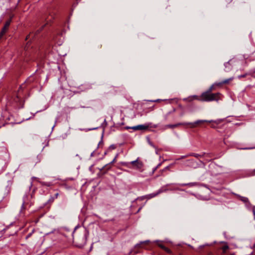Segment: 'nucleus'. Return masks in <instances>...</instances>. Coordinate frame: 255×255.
<instances>
[{"label": "nucleus", "instance_id": "dca6fc26", "mask_svg": "<svg viewBox=\"0 0 255 255\" xmlns=\"http://www.w3.org/2000/svg\"><path fill=\"white\" fill-rule=\"evenodd\" d=\"M233 78H229V79H226L224 81H223L222 82H221V83H219V84H218L217 85H222V84H228L229 83V82L230 81H231L232 80H233Z\"/></svg>", "mask_w": 255, "mask_h": 255}, {"label": "nucleus", "instance_id": "a211bd4d", "mask_svg": "<svg viewBox=\"0 0 255 255\" xmlns=\"http://www.w3.org/2000/svg\"><path fill=\"white\" fill-rule=\"evenodd\" d=\"M149 242V241H145L141 242L140 244H137L136 246L138 247H141L142 244H148Z\"/></svg>", "mask_w": 255, "mask_h": 255}, {"label": "nucleus", "instance_id": "cd10ccee", "mask_svg": "<svg viewBox=\"0 0 255 255\" xmlns=\"http://www.w3.org/2000/svg\"><path fill=\"white\" fill-rule=\"evenodd\" d=\"M81 108H86V107H84V106H83V107H81Z\"/></svg>", "mask_w": 255, "mask_h": 255}, {"label": "nucleus", "instance_id": "6e6552de", "mask_svg": "<svg viewBox=\"0 0 255 255\" xmlns=\"http://www.w3.org/2000/svg\"><path fill=\"white\" fill-rule=\"evenodd\" d=\"M222 244H223V246L219 248V249L221 250L222 252L221 253L222 255H224L226 254L227 251L229 250L230 248L228 245L227 242H222L220 243Z\"/></svg>", "mask_w": 255, "mask_h": 255}, {"label": "nucleus", "instance_id": "39448f33", "mask_svg": "<svg viewBox=\"0 0 255 255\" xmlns=\"http://www.w3.org/2000/svg\"><path fill=\"white\" fill-rule=\"evenodd\" d=\"M115 161V158L110 163L107 164L100 169V172L98 174L99 177H101L106 174L109 170H110L112 166V164Z\"/></svg>", "mask_w": 255, "mask_h": 255}, {"label": "nucleus", "instance_id": "6ab92c4d", "mask_svg": "<svg viewBox=\"0 0 255 255\" xmlns=\"http://www.w3.org/2000/svg\"><path fill=\"white\" fill-rule=\"evenodd\" d=\"M217 123L216 122H214L212 123L211 125V128H217Z\"/></svg>", "mask_w": 255, "mask_h": 255}, {"label": "nucleus", "instance_id": "f03ea898", "mask_svg": "<svg viewBox=\"0 0 255 255\" xmlns=\"http://www.w3.org/2000/svg\"><path fill=\"white\" fill-rule=\"evenodd\" d=\"M220 93H212L207 91L203 92L200 96V100L202 101L210 102L213 101H218L221 99Z\"/></svg>", "mask_w": 255, "mask_h": 255}, {"label": "nucleus", "instance_id": "4468645a", "mask_svg": "<svg viewBox=\"0 0 255 255\" xmlns=\"http://www.w3.org/2000/svg\"><path fill=\"white\" fill-rule=\"evenodd\" d=\"M58 195H59L58 193H55L54 195V196L51 197L47 201V203L49 204H51V203H53L54 202V200L55 199L57 198Z\"/></svg>", "mask_w": 255, "mask_h": 255}, {"label": "nucleus", "instance_id": "aec40b11", "mask_svg": "<svg viewBox=\"0 0 255 255\" xmlns=\"http://www.w3.org/2000/svg\"><path fill=\"white\" fill-rule=\"evenodd\" d=\"M213 89H214V87H213V86H212L208 89V90L207 91V92H209V93H212V91H213Z\"/></svg>", "mask_w": 255, "mask_h": 255}, {"label": "nucleus", "instance_id": "2eb2a0df", "mask_svg": "<svg viewBox=\"0 0 255 255\" xmlns=\"http://www.w3.org/2000/svg\"><path fill=\"white\" fill-rule=\"evenodd\" d=\"M161 192V191L160 190H159L157 192H156L155 193H152V194L147 195L146 198L147 199H150V198H153V197L157 196L158 194H159Z\"/></svg>", "mask_w": 255, "mask_h": 255}, {"label": "nucleus", "instance_id": "f8f14e48", "mask_svg": "<svg viewBox=\"0 0 255 255\" xmlns=\"http://www.w3.org/2000/svg\"><path fill=\"white\" fill-rule=\"evenodd\" d=\"M206 154L205 152H203L202 154H199L195 153H190L188 156H194L196 158H199V157H203L204 156V155Z\"/></svg>", "mask_w": 255, "mask_h": 255}, {"label": "nucleus", "instance_id": "c85d7f7f", "mask_svg": "<svg viewBox=\"0 0 255 255\" xmlns=\"http://www.w3.org/2000/svg\"><path fill=\"white\" fill-rule=\"evenodd\" d=\"M77 1H80V0H77Z\"/></svg>", "mask_w": 255, "mask_h": 255}, {"label": "nucleus", "instance_id": "5701e85b", "mask_svg": "<svg viewBox=\"0 0 255 255\" xmlns=\"http://www.w3.org/2000/svg\"><path fill=\"white\" fill-rule=\"evenodd\" d=\"M246 76V74H244V75H242L241 76H239L240 78H244V77H245Z\"/></svg>", "mask_w": 255, "mask_h": 255}, {"label": "nucleus", "instance_id": "f257e3e1", "mask_svg": "<svg viewBox=\"0 0 255 255\" xmlns=\"http://www.w3.org/2000/svg\"><path fill=\"white\" fill-rule=\"evenodd\" d=\"M88 232L84 227H76L73 232V243L79 248L84 247L87 242Z\"/></svg>", "mask_w": 255, "mask_h": 255}, {"label": "nucleus", "instance_id": "20e7f679", "mask_svg": "<svg viewBox=\"0 0 255 255\" xmlns=\"http://www.w3.org/2000/svg\"><path fill=\"white\" fill-rule=\"evenodd\" d=\"M121 164L123 166L126 167H129V165L131 164L133 167H134L137 169H141L143 165L142 162L139 160L138 159H137L136 160L132 161L130 162H123L121 163Z\"/></svg>", "mask_w": 255, "mask_h": 255}, {"label": "nucleus", "instance_id": "9b49d317", "mask_svg": "<svg viewBox=\"0 0 255 255\" xmlns=\"http://www.w3.org/2000/svg\"><path fill=\"white\" fill-rule=\"evenodd\" d=\"M199 185V183L198 182H190L188 183H184L181 184V186H188V187H193L197 186Z\"/></svg>", "mask_w": 255, "mask_h": 255}, {"label": "nucleus", "instance_id": "423d86ee", "mask_svg": "<svg viewBox=\"0 0 255 255\" xmlns=\"http://www.w3.org/2000/svg\"><path fill=\"white\" fill-rule=\"evenodd\" d=\"M150 125H151V124H150ZM149 124H148V125H138V126L132 127H126L125 128L127 129H132L133 130H147L149 128Z\"/></svg>", "mask_w": 255, "mask_h": 255}, {"label": "nucleus", "instance_id": "4be33fe9", "mask_svg": "<svg viewBox=\"0 0 255 255\" xmlns=\"http://www.w3.org/2000/svg\"><path fill=\"white\" fill-rule=\"evenodd\" d=\"M161 165V163L158 164L153 170L152 172L153 173Z\"/></svg>", "mask_w": 255, "mask_h": 255}, {"label": "nucleus", "instance_id": "a878e982", "mask_svg": "<svg viewBox=\"0 0 255 255\" xmlns=\"http://www.w3.org/2000/svg\"><path fill=\"white\" fill-rule=\"evenodd\" d=\"M194 97L196 98V99H198V98H197V96H195Z\"/></svg>", "mask_w": 255, "mask_h": 255}, {"label": "nucleus", "instance_id": "0eeeda50", "mask_svg": "<svg viewBox=\"0 0 255 255\" xmlns=\"http://www.w3.org/2000/svg\"><path fill=\"white\" fill-rule=\"evenodd\" d=\"M14 101L16 103V106L18 108H21L23 107L24 101L20 96L17 95L14 99Z\"/></svg>", "mask_w": 255, "mask_h": 255}, {"label": "nucleus", "instance_id": "9d476101", "mask_svg": "<svg viewBox=\"0 0 255 255\" xmlns=\"http://www.w3.org/2000/svg\"><path fill=\"white\" fill-rule=\"evenodd\" d=\"M196 162L194 159H189L186 162V165L187 166L192 167L196 168Z\"/></svg>", "mask_w": 255, "mask_h": 255}, {"label": "nucleus", "instance_id": "7ed1b4c3", "mask_svg": "<svg viewBox=\"0 0 255 255\" xmlns=\"http://www.w3.org/2000/svg\"><path fill=\"white\" fill-rule=\"evenodd\" d=\"M206 121L203 120H198L194 123H178L175 125H167V127L170 128H174L177 127L179 126H185L188 125L189 126L190 128H196L199 124L203 123L204 122H206Z\"/></svg>", "mask_w": 255, "mask_h": 255}, {"label": "nucleus", "instance_id": "b1692460", "mask_svg": "<svg viewBox=\"0 0 255 255\" xmlns=\"http://www.w3.org/2000/svg\"><path fill=\"white\" fill-rule=\"evenodd\" d=\"M31 234H32V233H30V234H29L27 236V237H26V239H27L28 238L30 237L31 236Z\"/></svg>", "mask_w": 255, "mask_h": 255}, {"label": "nucleus", "instance_id": "ddd939ff", "mask_svg": "<svg viewBox=\"0 0 255 255\" xmlns=\"http://www.w3.org/2000/svg\"><path fill=\"white\" fill-rule=\"evenodd\" d=\"M10 25V21H6L4 24V27H3L1 31V35H3L5 32V31H6V30L7 29L8 26H9Z\"/></svg>", "mask_w": 255, "mask_h": 255}, {"label": "nucleus", "instance_id": "bb28decb", "mask_svg": "<svg viewBox=\"0 0 255 255\" xmlns=\"http://www.w3.org/2000/svg\"><path fill=\"white\" fill-rule=\"evenodd\" d=\"M254 215H255V211L254 212Z\"/></svg>", "mask_w": 255, "mask_h": 255}, {"label": "nucleus", "instance_id": "1a4fd4ad", "mask_svg": "<svg viewBox=\"0 0 255 255\" xmlns=\"http://www.w3.org/2000/svg\"><path fill=\"white\" fill-rule=\"evenodd\" d=\"M157 246L158 247H159L160 248H161V249H162L163 251H164L166 253L168 254H170V255H172V252L171 251V250L170 249H169V248L166 247L163 243L160 242V243H157Z\"/></svg>", "mask_w": 255, "mask_h": 255}, {"label": "nucleus", "instance_id": "412c9836", "mask_svg": "<svg viewBox=\"0 0 255 255\" xmlns=\"http://www.w3.org/2000/svg\"><path fill=\"white\" fill-rule=\"evenodd\" d=\"M42 185L47 187L51 186V184L50 183L42 182Z\"/></svg>", "mask_w": 255, "mask_h": 255}, {"label": "nucleus", "instance_id": "393cba45", "mask_svg": "<svg viewBox=\"0 0 255 255\" xmlns=\"http://www.w3.org/2000/svg\"><path fill=\"white\" fill-rule=\"evenodd\" d=\"M230 255H236V254L235 253H231L230 254Z\"/></svg>", "mask_w": 255, "mask_h": 255}, {"label": "nucleus", "instance_id": "f3484780", "mask_svg": "<svg viewBox=\"0 0 255 255\" xmlns=\"http://www.w3.org/2000/svg\"><path fill=\"white\" fill-rule=\"evenodd\" d=\"M238 198L240 199V200H241V201H242L244 203H248L249 202L248 199L247 198H246V197H242V196H239Z\"/></svg>", "mask_w": 255, "mask_h": 255}]
</instances>
